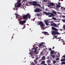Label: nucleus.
Instances as JSON below:
<instances>
[{"label":"nucleus","instance_id":"nucleus-1","mask_svg":"<svg viewBox=\"0 0 65 65\" xmlns=\"http://www.w3.org/2000/svg\"><path fill=\"white\" fill-rule=\"evenodd\" d=\"M52 29L53 30H54V31H53L52 32L51 34L52 35H59V32L57 31H58V29L53 27H52Z\"/></svg>","mask_w":65,"mask_h":65},{"label":"nucleus","instance_id":"nucleus-2","mask_svg":"<svg viewBox=\"0 0 65 65\" xmlns=\"http://www.w3.org/2000/svg\"><path fill=\"white\" fill-rule=\"evenodd\" d=\"M38 24L37 25H38L40 26V27H44V25L43 24V22H42V21H39V22H37Z\"/></svg>","mask_w":65,"mask_h":65},{"label":"nucleus","instance_id":"nucleus-3","mask_svg":"<svg viewBox=\"0 0 65 65\" xmlns=\"http://www.w3.org/2000/svg\"><path fill=\"white\" fill-rule=\"evenodd\" d=\"M41 11V10L38 8H36V9H35L34 10V11L36 12H40Z\"/></svg>","mask_w":65,"mask_h":65},{"label":"nucleus","instance_id":"nucleus-4","mask_svg":"<svg viewBox=\"0 0 65 65\" xmlns=\"http://www.w3.org/2000/svg\"><path fill=\"white\" fill-rule=\"evenodd\" d=\"M26 20H24L22 21L21 20L19 22V23L20 24H21L22 25H23V24H24L26 23Z\"/></svg>","mask_w":65,"mask_h":65},{"label":"nucleus","instance_id":"nucleus-5","mask_svg":"<svg viewBox=\"0 0 65 65\" xmlns=\"http://www.w3.org/2000/svg\"><path fill=\"white\" fill-rule=\"evenodd\" d=\"M43 13L45 14L46 15H50V12H46L44 11Z\"/></svg>","mask_w":65,"mask_h":65},{"label":"nucleus","instance_id":"nucleus-6","mask_svg":"<svg viewBox=\"0 0 65 65\" xmlns=\"http://www.w3.org/2000/svg\"><path fill=\"white\" fill-rule=\"evenodd\" d=\"M30 14L29 13H27L26 15H24L23 17H30Z\"/></svg>","mask_w":65,"mask_h":65},{"label":"nucleus","instance_id":"nucleus-7","mask_svg":"<svg viewBox=\"0 0 65 65\" xmlns=\"http://www.w3.org/2000/svg\"><path fill=\"white\" fill-rule=\"evenodd\" d=\"M33 5H36V6H39V7L41 6L40 5L38 4H36L35 3H33Z\"/></svg>","mask_w":65,"mask_h":65},{"label":"nucleus","instance_id":"nucleus-8","mask_svg":"<svg viewBox=\"0 0 65 65\" xmlns=\"http://www.w3.org/2000/svg\"><path fill=\"white\" fill-rule=\"evenodd\" d=\"M50 15H49L48 17H54L55 16V14L52 13H50Z\"/></svg>","mask_w":65,"mask_h":65},{"label":"nucleus","instance_id":"nucleus-9","mask_svg":"<svg viewBox=\"0 0 65 65\" xmlns=\"http://www.w3.org/2000/svg\"><path fill=\"white\" fill-rule=\"evenodd\" d=\"M42 33H43L44 35H48V32L46 31H43L42 32Z\"/></svg>","mask_w":65,"mask_h":65},{"label":"nucleus","instance_id":"nucleus-10","mask_svg":"<svg viewBox=\"0 0 65 65\" xmlns=\"http://www.w3.org/2000/svg\"><path fill=\"white\" fill-rule=\"evenodd\" d=\"M21 5L22 4L21 3H20L19 4H18L17 5V7H21Z\"/></svg>","mask_w":65,"mask_h":65},{"label":"nucleus","instance_id":"nucleus-11","mask_svg":"<svg viewBox=\"0 0 65 65\" xmlns=\"http://www.w3.org/2000/svg\"><path fill=\"white\" fill-rule=\"evenodd\" d=\"M53 24H51L50 26H54V27H55V26H56V24H55V23L53 22Z\"/></svg>","mask_w":65,"mask_h":65},{"label":"nucleus","instance_id":"nucleus-12","mask_svg":"<svg viewBox=\"0 0 65 65\" xmlns=\"http://www.w3.org/2000/svg\"><path fill=\"white\" fill-rule=\"evenodd\" d=\"M23 18L24 20H27L28 18V17H23Z\"/></svg>","mask_w":65,"mask_h":65},{"label":"nucleus","instance_id":"nucleus-13","mask_svg":"<svg viewBox=\"0 0 65 65\" xmlns=\"http://www.w3.org/2000/svg\"><path fill=\"white\" fill-rule=\"evenodd\" d=\"M51 6H52L54 5V3H50L49 4Z\"/></svg>","mask_w":65,"mask_h":65},{"label":"nucleus","instance_id":"nucleus-14","mask_svg":"<svg viewBox=\"0 0 65 65\" xmlns=\"http://www.w3.org/2000/svg\"><path fill=\"white\" fill-rule=\"evenodd\" d=\"M15 15H16V17H21V16H20V15L17 14V13H15Z\"/></svg>","mask_w":65,"mask_h":65},{"label":"nucleus","instance_id":"nucleus-15","mask_svg":"<svg viewBox=\"0 0 65 65\" xmlns=\"http://www.w3.org/2000/svg\"><path fill=\"white\" fill-rule=\"evenodd\" d=\"M50 53L52 55H53L54 53V50L51 51L50 52Z\"/></svg>","mask_w":65,"mask_h":65},{"label":"nucleus","instance_id":"nucleus-16","mask_svg":"<svg viewBox=\"0 0 65 65\" xmlns=\"http://www.w3.org/2000/svg\"><path fill=\"white\" fill-rule=\"evenodd\" d=\"M45 24L47 26H48V23H47V21H45Z\"/></svg>","mask_w":65,"mask_h":65},{"label":"nucleus","instance_id":"nucleus-17","mask_svg":"<svg viewBox=\"0 0 65 65\" xmlns=\"http://www.w3.org/2000/svg\"><path fill=\"white\" fill-rule=\"evenodd\" d=\"M42 60H45V57L43 56L42 57Z\"/></svg>","mask_w":65,"mask_h":65},{"label":"nucleus","instance_id":"nucleus-18","mask_svg":"<svg viewBox=\"0 0 65 65\" xmlns=\"http://www.w3.org/2000/svg\"><path fill=\"white\" fill-rule=\"evenodd\" d=\"M39 46H40V47H41V48L43 47V44H39Z\"/></svg>","mask_w":65,"mask_h":65},{"label":"nucleus","instance_id":"nucleus-19","mask_svg":"<svg viewBox=\"0 0 65 65\" xmlns=\"http://www.w3.org/2000/svg\"><path fill=\"white\" fill-rule=\"evenodd\" d=\"M61 7V5H58L56 6V7L57 8H60Z\"/></svg>","mask_w":65,"mask_h":65},{"label":"nucleus","instance_id":"nucleus-20","mask_svg":"<svg viewBox=\"0 0 65 65\" xmlns=\"http://www.w3.org/2000/svg\"><path fill=\"white\" fill-rule=\"evenodd\" d=\"M45 64V61H43L41 63V64H42H42Z\"/></svg>","mask_w":65,"mask_h":65},{"label":"nucleus","instance_id":"nucleus-21","mask_svg":"<svg viewBox=\"0 0 65 65\" xmlns=\"http://www.w3.org/2000/svg\"><path fill=\"white\" fill-rule=\"evenodd\" d=\"M52 13H53L55 14H57V13L55 11H52Z\"/></svg>","mask_w":65,"mask_h":65},{"label":"nucleus","instance_id":"nucleus-22","mask_svg":"<svg viewBox=\"0 0 65 65\" xmlns=\"http://www.w3.org/2000/svg\"><path fill=\"white\" fill-rule=\"evenodd\" d=\"M61 62H63V61H65V58L62 59L61 60Z\"/></svg>","mask_w":65,"mask_h":65},{"label":"nucleus","instance_id":"nucleus-23","mask_svg":"<svg viewBox=\"0 0 65 65\" xmlns=\"http://www.w3.org/2000/svg\"><path fill=\"white\" fill-rule=\"evenodd\" d=\"M55 26H54V27H58V28H59V25H57V24H56V23H55Z\"/></svg>","mask_w":65,"mask_h":65},{"label":"nucleus","instance_id":"nucleus-24","mask_svg":"<svg viewBox=\"0 0 65 65\" xmlns=\"http://www.w3.org/2000/svg\"><path fill=\"white\" fill-rule=\"evenodd\" d=\"M52 19L53 20H55V21L57 20V19H56V18L55 17H52Z\"/></svg>","mask_w":65,"mask_h":65},{"label":"nucleus","instance_id":"nucleus-25","mask_svg":"<svg viewBox=\"0 0 65 65\" xmlns=\"http://www.w3.org/2000/svg\"><path fill=\"white\" fill-rule=\"evenodd\" d=\"M65 58V54L64 55V56H62L61 58L62 59H63V58Z\"/></svg>","mask_w":65,"mask_h":65},{"label":"nucleus","instance_id":"nucleus-26","mask_svg":"<svg viewBox=\"0 0 65 65\" xmlns=\"http://www.w3.org/2000/svg\"><path fill=\"white\" fill-rule=\"evenodd\" d=\"M34 54H32L31 55V57L32 58H34Z\"/></svg>","mask_w":65,"mask_h":65},{"label":"nucleus","instance_id":"nucleus-27","mask_svg":"<svg viewBox=\"0 0 65 65\" xmlns=\"http://www.w3.org/2000/svg\"><path fill=\"white\" fill-rule=\"evenodd\" d=\"M47 63H48V64H50V60H47Z\"/></svg>","mask_w":65,"mask_h":65},{"label":"nucleus","instance_id":"nucleus-28","mask_svg":"<svg viewBox=\"0 0 65 65\" xmlns=\"http://www.w3.org/2000/svg\"><path fill=\"white\" fill-rule=\"evenodd\" d=\"M30 65H35V63L34 62H32L31 64Z\"/></svg>","mask_w":65,"mask_h":65},{"label":"nucleus","instance_id":"nucleus-29","mask_svg":"<svg viewBox=\"0 0 65 65\" xmlns=\"http://www.w3.org/2000/svg\"><path fill=\"white\" fill-rule=\"evenodd\" d=\"M61 64H62V65H63V64H65V62L63 61L61 63Z\"/></svg>","mask_w":65,"mask_h":65},{"label":"nucleus","instance_id":"nucleus-30","mask_svg":"<svg viewBox=\"0 0 65 65\" xmlns=\"http://www.w3.org/2000/svg\"><path fill=\"white\" fill-rule=\"evenodd\" d=\"M34 61L35 62V63L36 64H37V61H36V60H34Z\"/></svg>","mask_w":65,"mask_h":65},{"label":"nucleus","instance_id":"nucleus-31","mask_svg":"<svg viewBox=\"0 0 65 65\" xmlns=\"http://www.w3.org/2000/svg\"><path fill=\"white\" fill-rule=\"evenodd\" d=\"M20 2H21V0H19L17 2V3L18 4L20 3Z\"/></svg>","mask_w":65,"mask_h":65},{"label":"nucleus","instance_id":"nucleus-32","mask_svg":"<svg viewBox=\"0 0 65 65\" xmlns=\"http://www.w3.org/2000/svg\"><path fill=\"white\" fill-rule=\"evenodd\" d=\"M52 56L53 58H54L55 57V55H53Z\"/></svg>","mask_w":65,"mask_h":65},{"label":"nucleus","instance_id":"nucleus-33","mask_svg":"<svg viewBox=\"0 0 65 65\" xmlns=\"http://www.w3.org/2000/svg\"><path fill=\"white\" fill-rule=\"evenodd\" d=\"M56 61H54L53 62V63L54 64H55V63H56Z\"/></svg>","mask_w":65,"mask_h":65},{"label":"nucleus","instance_id":"nucleus-34","mask_svg":"<svg viewBox=\"0 0 65 65\" xmlns=\"http://www.w3.org/2000/svg\"><path fill=\"white\" fill-rule=\"evenodd\" d=\"M38 60V57H36V59L35 60Z\"/></svg>","mask_w":65,"mask_h":65},{"label":"nucleus","instance_id":"nucleus-35","mask_svg":"<svg viewBox=\"0 0 65 65\" xmlns=\"http://www.w3.org/2000/svg\"><path fill=\"white\" fill-rule=\"evenodd\" d=\"M49 51H52V48H49L48 50Z\"/></svg>","mask_w":65,"mask_h":65},{"label":"nucleus","instance_id":"nucleus-36","mask_svg":"<svg viewBox=\"0 0 65 65\" xmlns=\"http://www.w3.org/2000/svg\"><path fill=\"white\" fill-rule=\"evenodd\" d=\"M54 37L55 38H57V36H54Z\"/></svg>","mask_w":65,"mask_h":65},{"label":"nucleus","instance_id":"nucleus-37","mask_svg":"<svg viewBox=\"0 0 65 65\" xmlns=\"http://www.w3.org/2000/svg\"><path fill=\"white\" fill-rule=\"evenodd\" d=\"M36 15H37V16H39V15L40 14H39L38 13Z\"/></svg>","mask_w":65,"mask_h":65},{"label":"nucleus","instance_id":"nucleus-38","mask_svg":"<svg viewBox=\"0 0 65 65\" xmlns=\"http://www.w3.org/2000/svg\"><path fill=\"white\" fill-rule=\"evenodd\" d=\"M63 28L64 29H65V25H64L63 27Z\"/></svg>","mask_w":65,"mask_h":65},{"label":"nucleus","instance_id":"nucleus-39","mask_svg":"<svg viewBox=\"0 0 65 65\" xmlns=\"http://www.w3.org/2000/svg\"><path fill=\"white\" fill-rule=\"evenodd\" d=\"M58 60H59V58H56V61H58Z\"/></svg>","mask_w":65,"mask_h":65},{"label":"nucleus","instance_id":"nucleus-40","mask_svg":"<svg viewBox=\"0 0 65 65\" xmlns=\"http://www.w3.org/2000/svg\"><path fill=\"white\" fill-rule=\"evenodd\" d=\"M47 6L48 7H51V5H47Z\"/></svg>","mask_w":65,"mask_h":65},{"label":"nucleus","instance_id":"nucleus-41","mask_svg":"<svg viewBox=\"0 0 65 65\" xmlns=\"http://www.w3.org/2000/svg\"><path fill=\"white\" fill-rule=\"evenodd\" d=\"M42 53H43V52H41V53H40L41 55L42 54Z\"/></svg>","mask_w":65,"mask_h":65},{"label":"nucleus","instance_id":"nucleus-42","mask_svg":"<svg viewBox=\"0 0 65 65\" xmlns=\"http://www.w3.org/2000/svg\"><path fill=\"white\" fill-rule=\"evenodd\" d=\"M34 51L35 53H35H36V52H37L36 50H35Z\"/></svg>","mask_w":65,"mask_h":65},{"label":"nucleus","instance_id":"nucleus-43","mask_svg":"<svg viewBox=\"0 0 65 65\" xmlns=\"http://www.w3.org/2000/svg\"><path fill=\"white\" fill-rule=\"evenodd\" d=\"M20 18L21 20H22V19H23V18L21 17H20Z\"/></svg>","mask_w":65,"mask_h":65},{"label":"nucleus","instance_id":"nucleus-44","mask_svg":"<svg viewBox=\"0 0 65 65\" xmlns=\"http://www.w3.org/2000/svg\"><path fill=\"white\" fill-rule=\"evenodd\" d=\"M15 8H16V7H17V6L16 5H15Z\"/></svg>","mask_w":65,"mask_h":65},{"label":"nucleus","instance_id":"nucleus-45","mask_svg":"<svg viewBox=\"0 0 65 65\" xmlns=\"http://www.w3.org/2000/svg\"><path fill=\"white\" fill-rule=\"evenodd\" d=\"M55 48V47L54 46H53V48H52V49L53 50L54 48Z\"/></svg>","mask_w":65,"mask_h":65},{"label":"nucleus","instance_id":"nucleus-46","mask_svg":"<svg viewBox=\"0 0 65 65\" xmlns=\"http://www.w3.org/2000/svg\"><path fill=\"white\" fill-rule=\"evenodd\" d=\"M61 38V37H60L59 38H58V39H60Z\"/></svg>","mask_w":65,"mask_h":65},{"label":"nucleus","instance_id":"nucleus-47","mask_svg":"<svg viewBox=\"0 0 65 65\" xmlns=\"http://www.w3.org/2000/svg\"><path fill=\"white\" fill-rule=\"evenodd\" d=\"M58 4H59V5H60L61 3H58Z\"/></svg>","mask_w":65,"mask_h":65},{"label":"nucleus","instance_id":"nucleus-48","mask_svg":"<svg viewBox=\"0 0 65 65\" xmlns=\"http://www.w3.org/2000/svg\"><path fill=\"white\" fill-rule=\"evenodd\" d=\"M28 18L29 19H30V18H31V17H28Z\"/></svg>","mask_w":65,"mask_h":65},{"label":"nucleus","instance_id":"nucleus-49","mask_svg":"<svg viewBox=\"0 0 65 65\" xmlns=\"http://www.w3.org/2000/svg\"><path fill=\"white\" fill-rule=\"evenodd\" d=\"M63 9H64V11L65 12V7Z\"/></svg>","mask_w":65,"mask_h":65},{"label":"nucleus","instance_id":"nucleus-50","mask_svg":"<svg viewBox=\"0 0 65 65\" xmlns=\"http://www.w3.org/2000/svg\"><path fill=\"white\" fill-rule=\"evenodd\" d=\"M44 44V42H43L41 43V44Z\"/></svg>","mask_w":65,"mask_h":65},{"label":"nucleus","instance_id":"nucleus-51","mask_svg":"<svg viewBox=\"0 0 65 65\" xmlns=\"http://www.w3.org/2000/svg\"><path fill=\"white\" fill-rule=\"evenodd\" d=\"M32 50H34V48H32Z\"/></svg>","mask_w":65,"mask_h":65},{"label":"nucleus","instance_id":"nucleus-52","mask_svg":"<svg viewBox=\"0 0 65 65\" xmlns=\"http://www.w3.org/2000/svg\"><path fill=\"white\" fill-rule=\"evenodd\" d=\"M43 65H47V64H44Z\"/></svg>","mask_w":65,"mask_h":65},{"label":"nucleus","instance_id":"nucleus-53","mask_svg":"<svg viewBox=\"0 0 65 65\" xmlns=\"http://www.w3.org/2000/svg\"><path fill=\"white\" fill-rule=\"evenodd\" d=\"M18 4V3L17 2V3H15V5H17V4Z\"/></svg>","mask_w":65,"mask_h":65},{"label":"nucleus","instance_id":"nucleus-54","mask_svg":"<svg viewBox=\"0 0 65 65\" xmlns=\"http://www.w3.org/2000/svg\"><path fill=\"white\" fill-rule=\"evenodd\" d=\"M47 59H49V57L47 58Z\"/></svg>","mask_w":65,"mask_h":65},{"label":"nucleus","instance_id":"nucleus-55","mask_svg":"<svg viewBox=\"0 0 65 65\" xmlns=\"http://www.w3.org/2000/svg\"><path fill=\"white\" fill-rule=\"evenodd\" d=\"M62 42H63V43H64V41H62Z\"/></svg>","mask_w":65,"mask_h":65},{"label":"nucleus","instance_id":"nucleus-56","mask_svg":"<svg viewBox=\"0 0 65 65\" xmlns=\"http://www.w3.org/2000/svg\"><path fill=\"white\" fill-rule=\"evenodd\" d=\"M61 8H62V9H63V7H61Z\"/></svg>","mask_w":65,"mask_h":65},{"label":"nucleus","instance_id":"nucleus-57","mask_svg":"<svg viewBox=\"0 0 65 65\" xmlns=\"http://www.w3.org/2000/svg\"><path fill=\"white\" fill-rule=\"evenodd\" d=\"M57 25H60V24L58 23L57 24Z\"/></svg>","mask_w":65,"mask_h":65},{"label":"nucleus","instance_id":"nucleus-58","mask_svg":"<svg viewBox=\"0 0 65 65\" xmlns=\"http://www.w3.org/2000/svg\"><path fill=\"white\" fill-rule=\"evenodd\" d=\"M62 18H65V17H62Z\"/></svg>","mask_w":65,"mask_h":65},{"label":"nucleus","instance_id":"nucleus-59","mask_svg":"<svg viewBox=\"0 0 65 65\" xmlns=\"http://www.w3.org/2000/svg\"><path fill=\"white\" fill-rule=\"evenodd\" d=\"M13 36H12V38H13Z\"/></svg>","mask_w":65,"mask_h":65},{"label":"nucleus","instance_id":"nucleus-60","mask_svg":"<svg viewBox=\"0 0 65 65\" xmlns=\"http://www.w3.org/2000/svg\"><path fill=\"white\" fill-rule=\"evenodd\" d=\"M56 53H54V54H55V55H56Z\"/></svg>","mask_w":65,"mask_h":65},{"label":"nucleus","instance_id":"nucleus-61","mask_svg":"<svg viewBox=\"0 0 65 65\" xmlns=\"http://www.w3.org/2000/svg\"><path fill=\"white\" fill-rule=\"evenodd\" d=\"M25 28V27H23L22 29H24Z\"/></svg>","mask_w":65,"mask_h":65},{"label":"nucleus","instance_id":"nucleus-62","mask_svg":"<svg viewBox=\"0 0 65 65\" xmlns=\"http://www.w3.org/2000/svg\"><path fill=\"white\" fill-rule=\"evenodd\" d=\"M61 1H63V0H61Z\"/></svg>","mask_w":65,"mask_h":65},{"label":"nucleus","instance_id":"nucleus-63","mask_svg":"<svg viewBox=\"0 0 65 65\" xmlns=\"http://www.w3.org/2000/svg\"><path fill=\"white\" fill-rule=\"evenodd\" d=\"M44 1L45 2V1H46V0H44Z\"/></svg>","mask_w":65,"mask_h":65},{"label":"nucleus","instance_id":"nucleus-64","mask_svg":"<svg viewBox=\"0 0 65 65\" xmlns=\"http://www.w3.org/2000/svg\"><path fill=\"white\" fill-rule=\"evenodd\" d=\"M35 3H36V2H35Z\"/></svg>","mask_w":65,"mask_h":65}]
</instances>
